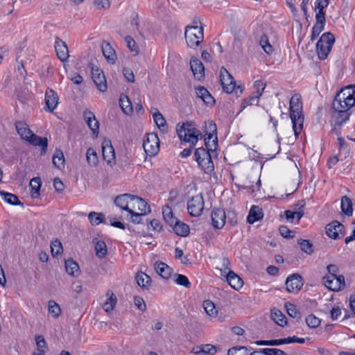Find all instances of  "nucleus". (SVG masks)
<instances>
[{
    "label": "nucleus",
    "mask_w": 355,
    "mask_h": 355,
    "mask_svg": "<svg viewBox=\"0 0 355 355\" xmlns=\"http://www.w3.org/2000/svg\"><path fill=\"white\" fill-rule=\"evenodd\" d=\"M355 104V85H349L337 93L333 102L335 111L349 110Z\"/></svg>",
    "instance_id": "f257e3e1"
},
{
    "label": "nucleus",
    "mask_w": 355,
    "mask_h": 355,
    "mask_svg": "<svg viewBox=\"0 0 355 355\" xmlns=\"http://www.w3.org/2000/svg\"><path fill=\"white\" fill-rule=\"evenodd\" d=\"M302 103L300 101V96L299 94L293 95L290 100L289 109L293 128L296 136L300 133L303 126L304 116L302 114Z\"/></svg>",
    "instance_id": "f03ea898"
},
{
    "label": "nucleus",
    "mask_w": 355,
    "mask_h": 355,
    "mask_svg": "<svg viewBox=\"0 0 355 355\" xmlns=\"http://www.w3.org/2000/svg\"><path fill=\"white\" fill-rule=\"evenodd\" d=\"M176 132L181 141L188 142L191 147H193L198 141L202 138V134L193 125L189 123H178L176 127Z\"/></svg>",
    "instance_id": "7ed1b4c3"
},
{
    "label": "nucleus",
    "mask_w": 355,
    "mask_h": 355,
    "mask_svg": "<svg viewBox=\"0 0 355 355\" xmlns=\"http://www.w3.org/2000/svg\"><path fill=\"white\" fill-rule=\"evenodd\" d=\"M211 223L215 229H222L227 218V223L231 226H234L237 224V218L234 212L228 211L227 214L223 209L214 207L211 214Z\"/></svg>",
    "instance_id": "20e7f679"
},
{
    "label": "nucleus",
    "mask_w": 355,
    "mask_h": 355,
    "mask_svg": "<svg viewBox=\"0 0 355 355\" xmlns=\"http://www.w3.org/2000/svg\"><path fill=\"white\" fill-rule=\"evenodd\" d=\"M184 37L187 46L191 49H196L204 40L203 28L199 26H187Z\"/></svg>",
    "instance_id": "39448f33"
},
{
    "label": "nucleus",
    "mask_w": 355,
    "mask_h": 355,
    "mask_svg": "<svg viewBox=\"0 0 355 355\" xmlns=\"http://www.w3.org/2000/svg\"><path fill=\"white\" fill-rule=\"evenodd\" d=\"M334 42L335 38L331 33L327 32L322 35L316 44V51L320 59L324 60L327 57Z\"/></svg>",
    "instance_id": "423d86ee"
},
{
    "label": "nucleus",
    "mask_w": 355,
    "mask_h": 355,
    "mask_svg": "<svg viewBox=\"0 0 355 355\" xmlns=\"http://www.w3.org/2000/svg\"><path fill=\"white\" fill-rule=\"evenodd\" d=\"M220 81L223 90L227 93H232L234 91L237 96L243 93V87L241 85L236 87L233 76L224 67H222L220 71Z\"/></svg>",
    "instance_id": "0eeeda50"
},
{
    "label": "nucleus",
    "mask_w": 355,
    "mask_h": 355,
    "mask_svg": "<svg viewBox=\"0 0 355 355\" xmlns=\"http://www.w3.org/2000/svg\"><path fill=\"white\" fill-rule=\"evenodd\" d=\"M143 148L149 156L157 154L159 149V139L155 133L148 134L144 139Z\"/></svg>",
    "instance_id": "6e6552de"
},
{
    "label": "nucleus",
    "mask_w": 355,
    "mask_h": 355,
    "mask_svg": "<svg viewBox=\"0 0 355 355\" xmlns=\"http://www.w3.org/2000/svg\"><path fill=\"white\" fill-rule=\"evenodd\" d=\"M204 198L202 194L192 197L187 202V209L189 214L194 217L200 216L204 209Z\"/></svg>",
    "instance_id": "1a4fd4ad"
},
{
    "label": "nucleus",
    "mask_w": 355,
    "mask_h": 355,
    "mask_svg": "<svg viewBox=\"0 0 355 355\" xmlns=\"http://www.w3.org/2000/svg\"><path fill=\"white\" fill-rule=\"evenodd\" d=\"M92 78L101 92H105L107 89V82L102 70L94 65L91 67Z\"/></svg>",
    "instance_id": "9d476101"
},
{
    "label": "nucleus",
    "mask_w": 355,
    "mask_h": 355,
    "mask_svg": "<svg viewBox=\"0 0 355 355\" xmlns=\"http://www.w3.org/2000/svg\"><path fill=\"white\" fill-rule=\"evenodd\" d=\"M327 235L334 239H338L344 236V226L338 220H334L327 224L325 227Z\"/></svg>",
    "instance_id": "9b49d317"
},
{
    "label": "nucleus",
    "mask_w": 355,
    "mask_h": 355,
    "mask_svg": "<svg viewBox=\"0 0 355 355\" xmlns=\"http://www.w3.org/2000/svg\"><path fill=\"white\" fill-rule=\"evenodd\" d=\"M302 277L298 274H293L287 277L286 281V290L289 293H297L302 287Z\"/></svg>",
    "instance_id": "f8f14e48"
},
{
    "label": "nucleus",
    "mask_w": 355,
    "mask_h": 355,
    "mask_svg": "<svg viewBox=\"0 0 355 355\" xmlns=\"http://www.w3.org/2000/svg\"><path fill=\"white\" fill-rule=\"evenodd\" d=\"M130 206L132 210L137 209L143 214H147L150 212V206L141 198L132 195V200H130Z\"/></svg>",
    "instance_id": "ddd939ff"
},
{
    "label": "nucleus",
    "mask_w": 355,
    "mask_h": 355,
    "mask_svg": "<svg viewBox=\"0 0 355 355\" xmlns=\"http://www.w3.org/2000/svg\"><path fill=\"white\" fill-rule=\"evenodd\" d=\"M26 141L33 146H40L41 155H44L46 153L48 139L46 137H39L33 132Z\"/></svg>",
    "instance_id": "4468645a"
},
{
    "label": "nucleus",
    "mask_w": 355,
    "mask_h": 355,
    "mask_svg": "<svg viewBox=\"0 0 355 355\" xmlns=\"http://www.w3.org/2000/svg\"><path fill=\"white\" fill-rule=\"evenodd\" d=\"M46 108L49 112H53L58 104V96L56 93L50 88H48L45 94Z\"/></svg>",
    "instance_id": "2eb2a0df"
},
{
    "label": "nucleus",
    "mask_w": 355,
    "mask_h": 355,
    "mask_svg": "<svg viewBox=\"0 0 355 355\" xmlns=\"http://www.w3.org/2000/svg\"><path fill=\"white\" fill-rule=\"evenodd\" d=\"M101 50L107 62L112 64H114L117 56L115 50L112 47L111 44L106 41H103L101 44Z\"/></svg>",
    "instance_id": "dca6fc26"
},
{
    "label": "nucleus",
    "mask_w": 355,
    "mask_h": 355,
    "mask_svg": "<svg viewBox=\"0 0 355 355\" xmlns=\"http://www.w3.org/2000/svg\"><path fill=\"white\" fill-rule=\"evenodd\" d=\"M102 153L105 161L111 164L115 159V153L110 140H105L102 144Z\"/></svg>",
    "instance_id": "f3484780"
},
{
    "label": "nucleus",
    "mask_w": 355,
    "mask_h": 355,
    "mask_svg": "<svg viewBox=\"0 0 355 355\" xmlns=\"http://www.w3.org/2000/svg\"><path fill=\"white\" fill-rule=\"evenodd\" d=\"M132 195L125 193L118 196L114 200V203L121 209L125 210L128 212L132 210L130 206V200H132Z\"/></svg>",
    "instance_id": "a211bd4d"
},
{
    "label": "nucleus",
    "mask_w": 355,
    "mask_h": 355,
    "mask_svg": "<svg viewBox=\"0 0 355 355\" xmlns=\"http://www.w3.org/2000/svg\"><path fill=\"white\" fill-rule=\"evenodd\" d=\"M190 66L195 78L200 80L204 77V66L198 59L191 58L190 61Z\"/></svg>",
    "instance_id": "6ab92c4d"
},
{
    "label": "nucleus",
    "mask_w": 355,
    "mask_h": 355,
    "mask_svg": "<svg viewBox=\"0 0 355 355\" xmlns=\"http://www.w3.org/2000/svg\"><path fill=\"white\" fill-rule=\"evenodd\" d=\"M84 118L93 133L97 135L98 133L99 123L94 114L92 112L86 110L84 112Z\"/></svg>",
    "instance_id": "aec40b11"
},
{
    "label": "nucleus",
    "mask_w": 355,
    "mask_h": 355,
    "mask_svg": "<svg viewBox=\"0 0 355 355\" xmlns=\"http://www.w3.org/2000/svg\"><path fill=\"white\" fill-rule=\"evenodd\" d=\"M55 49L58 58L64 62L69 58V51L66 43L62 40L56 41L55 43Z\"/></svg>",
    "instance_id": "412c9836"
},
{
    "label": "nucleus",
    "mask_w": 355,
    "mask_h": 355,
    "mask_svg": "<svg viewBox=\"0 0 355 355\" xmlns=\"http://www.w3.org/2000/svg\"><path fill=\"white\" fill-rule=\"evenodd\" d=\"M198 97L200 98L207 105H213L215 101L209 91L204 87H198L196 89Z\"/></svg>",
    "instance_id": "4be33fe9"
},
{
    "label": "nucleus",
    "mask_w": 355,
    "mask_h": 355,
    "mask_svg": "<svg viewBox=\"0 0 355 355\" xmlns=\"http://www.w3.org/2000/svg\"><path fill=\"white\" fill-rule=\"evenodd\" d=\"M156 272L164 279H168L172 273V269L162 261H157L155 263Z\"/></svg>",
    "instance_id": "5701e85b"
},
{
    "label": "nucleus",
    "mask_w": 355,
    "mask_h": 355,
    "mask_svg": "<svg viewBox=\"0 0 355 355\" xmlns=\"http://www.w3.org/2000/svg\"><path fill=\"white\" fill-rule=\"evenodd\" d=\"M226 279L231 287L236 290H238L243 286V280L232 270L227 272Z\"/></svg>",
    "instance_id": "b1692460"
},
{
    "label": "nucleus",
    "mask_w": 355,
    "mask_h": 355,
    "mask_svg": "<svg viewBox=\"0 0 355 355\" xmlns=\"http://www.w3.org/2000/svg\"><path fill=\"white\" fill-rule=\"evenodd\" d=\"M15 128L18 134L24 140H26L28 136L33 133V131L28 128V125L23 121H17L15 123Z\"/></svg>",
    "instance_id": "393cba45"
},
{
    "label": "nucleus",
    "mask_w": 355,
    "mask_h": 355,
    "mask_svg": "<svg viewBox=\"0 0 355 355\" xmlns=\"http://www.w3.org/2000/svg\"><path fill=\"white\" fill-rule=\"evenodd\" d=\"M153 119L158 126L159 129L165 132L167 130V125L163 115L158 111L157 108H154V112H152Z\"/></svg>",
    "instance_id": "a878e982"
},
{
    "label": "nucleus",
    "mask_w": 355,
    "mask_h": 355,
    "mask_svg": "<svg viewBox=\"0 0 355 355\" xmlns=\"http://www.w3.org/2000/svg\"><path fill=\"white\" fill-rule=\"evenodd\" d=\"M175 233L181 236H186L189 234V227L184 223L176 220L172 226Z\"/></svg>",
    "instance_id": "bb28decb"
},
{
    "label": "nucleus",
    "mask_w": 355,
    "mask_h": 355,
    "mask_svg": "<svg viewBox=\"0 0 355 355\" xmlns=\"http://www.w3.org/2000/svg\"><path fill=\"white\" fill-rule=\"evenodd\" d=\"M65 269L69 275L78 277L80 274L78 264L71 259L65 261Z\"/></svg>",
    "instance_id": "cd10ccee"
},
{
    "label": "nucleus",
    "mask_w": 355,
    "mask_h": 355,
    "mask_svg": "<svg viewBox=\"0 0 355 355\" xmlns=\"http://www.w3.org/2000/svg\"><path fill=\"white\" fill-rule=\"evenodd\" d=\"M262 217L263 214L259 207L252 206L247 217V221L250 224H253L254 222L262 218Z\"/></svg>",
    "instance_id": "c85d7f7f"
},
{
    "label": "nucleus",
    "mask_w": 355,
    "mask_h": 355,
    "mask_svg": "<svg viewBox=\"0 0 355 355\" xmlns=\"http://www.w3.org/2000/svg\"><path fill=\"white\" fill-rule=\"evenodd\" d=\"M93 243L95 245L96 256L100 259L104 258L107 252L105 243L103 241L97 239H94Z\"/></svg>",
    "instance_id": "c756f323"
},
{
    "label": "nucleus",
    "mask_w": 355,
    "mask_h": 355,
    "mask_svg": "<svg viewBox=\"0 0 355 355\" xmlns=\"http://www.w3.org/2000/svg\"><path fill=\"white\" fill-rule=\"evenodd\" d=\"M135 278L137 279V284L142 288L147 289L150 284V277L143 272H137Z\"/></svg>",
    "instance_id": "7c9ffc66"
},
{
    "label": "nucleus",
    "mask_w": 355,
    "mask_h": 355,
    "mask_svg": "<svg viewBox=\"0 0 355 355\" xmlns=\"http://www.w3.org/2000/svg\"><path fill=\"white\" fill-rule=\"evenodd\" d=\"M271 318L281 327H284L287 323L286 316L277 309L271 310Z\"/></svg>",
    "instance_id": "2f4dec72"
},
{
    "label": "nucleus",
    "mask_w": 355,
    "mask_h": 355,
    "mask_svg": "<svg viewBox=\"0 0 355 355\" xmlns=\"http://www.w3.org/2000/svg\"><path fill=\"white\" fill-rule=\"evenodd\" d=\"M119 104L125 114L130 115L132 113V105L130 100L128 98L127 96H121L120 97Z\"/></svg>",
    "instance_id": "473e14b6"
},
{
    "label": "nucleus",
    "mask_w": 355,
    "mask_h": 355,
    "mask_svg": "<svg viewBox=\"0 0 355 355\" xmlns=\"http://www.w3.org/2000/svg\"><path fill=\"white\" fill-rule=\"evenodd\" d=\"M341 209H342V211L347 216H349L352 215V213H353L352 202L351 200L346 196L342 197Z\"/></svg>",
    "instance_id": "72a5a7b5"
},
{
    "label": "nucleus",
    "mask_w": 355,
    "mask_h": 355,
    "mask_svg": "<svg viewBox=\"0 0 355 355\" xmlns=\"http://www.w3.org/2000/svg\"><path fill=\"white\" fill-rule=\"evenodd\" d=\"M324 284L327 288L333 291H338L341 290L338 288L339 286L338 284V280L334 279V276L333 275H326L324 278Z\"/></svg>",
    "instance_id": "f704fd0d"
},
{
    "label": "nucleus",
    "mask_w": 355,
    "mask_h": 355,
    "mask_svg": "<svg viewBox=\"0 0 355 355\" xmlns=\"http://www.w3.org/2000/svg\"><path fill=\"white\" fill-rule=\"evenodd\" d=\"M162 214L165 221L168 223L171 226H173L177 218L173 216L172 209L168 205H165L163 207Z\"/></svg>",
    "instance_id": "c9c22d12"
},
{
    "label": "nucleus",
    "mask_w": 355,
    "mask_h": 355,
    "mask_svg": "<svg viewBox=\"0 0 355 355\" xmlns=\"http://www.w3.org/2000/svg\"><path fill=\"white\" fill-rule=\"evenodd\" d=\"M88 219L92 225H98L101 223H105V218L102 213L92 211L88 215Z\"/></svg>",
    "instance_id": "e433bc0d"
},
{
    "label": "nucleus",
    "mask_w": 355,
    "mask_h": 355,
    "mask_svg": "<svg viewBox=\"0 0 355 355\" xmlns=\"http://www.w3.org/2000/svg\"><path fill=\"white\" fill-rule=\"evenodd\" d=\"M29 186L31 189V196L33 198H37L39 195V192L41 187V180L40 178H33L29 184Z\"/></svg>",
    "instance_id": "4c0bfd02"
},
{
    "label": "nucleus",
    "mask_w": 355,
    "mask_h": 355,
    "mask_svg": "<svg viewBox=\"0 0 355 355\" xmlns=\"http://www.w3.org/2000/svg\"><path fill=\"white\" fill-rule=\"evenodd\" d=\"M0 194L3 197L4 200L10 205H21V202L19 200L18 197L15 194L7 193L5 191H0Z\"/></svg>",
    "instance_id": "58836bf2"
},
{
    "label": "nucleus",
    "mask_w": 355,
    "mask_h": 355,
    "mask_svg": "<svg viewBox=\"0 0 355 355\" xmlns=\"http://www.w3.org/2000/svg\"><path fill=\"white\" fill-rule=\"evenodd\" d=\"M266 83L261 80H257L254 82V87L256 89V95L250 96V100H257V103L259 102L260 96L265 89Z\"/></svg>",
    "instance_id": "ea45409f"
},
{
    "label": "nucleus",
    "mask_w": 355,
    "mask_h": 355,
    "mask_svg": "<svg viewBox=\"0 0 355 355\" xmlns=\"http://www.w3.org/2000/svg\"><path fill=\"white\" fill-rule=\"evenodd\" d=\"M87 161L91 166H95L98 164V159L96 151L92 148H89L86 153Z\"/></svg>",
    "instance_id": "a19ab883"
},
{
    "label": "nucleus",
    "mask_w": 355,
    "mask_h": 355,
    "mask_svg": "<svg viewBox=\"0 0 355 355\" xmlns=\"http://www.w3.org/2000/svg\"><path fill=\"white\" fill-rule=\"evenodd\" d=\"M197 162L198 165L202 167V168L205 171V173H209L214 171V166L211 156L202 160L200 159V161Z\"/></svg>",
    "instance_id": "79ce46f5"
},
{
    "label": "nucleus",
    "mask_w": 355,
    "mask_h": 355,
    "mask_svg": "<svg viewBox=\"0 0 355 355\" xmlns=\"http://www.w3.org/2000/svg\"><path fill=\"white\" fill-rule=\"evenodd\" d=\"M297 243L300 245L302 251L308 254H311L313 252V244L306 239H299Z\"/></svg>",
    "instance_id": "37998d69"
},
{
    "label": "nucleus",
    "mask_w": 355,
    "mask_h": 355,
    "mask_svg": "<svg viewBox=\"0 0 355 355\" xmlns=\"http://www.w3.org/2000/svg\"><path fill=\"white\" fill-rule=\"evenodd\" d=\"M259 44L263 50L267 53L270 54L273 51V47L268 41V37L266 35H263L259 40Z\"/></svg>",
    "instance_id": "c03bdc74"
},
{
    "label": "nucleus",
    "mask_w": 355,
    "mask_h": 355,
    "mask_svg": "<svg viewBox=\"0 0 355 355\" xmlns=\"http://www.w3.org/2000/svg\"><path fill=\"white\" fill-rule=\"evenodd\" d=\"M53 163L58 168H61L64 165V157L61 150H56L53 157Z\"/></svg>",
    "instance_id": "a18cd8bd"
},
{
    "label": "nucleus",
    "mask_w": 355,
    "mask_h": 355,
    "mask_svg": "<svg viewBox=\"0 0 355 355\" xmlns=\"http://www.w3.org/2000/svg\"><path fill=\"white\" fill-rule=\"evenodd\" d=\"M203 308L207 313L211 317L216 315L217 311L216 309L214 304L211 300H205L203 302Z\"/></svg>",
    "instance_id": "49530a36"
},
{
    "label": "nucleus",
    "mask_w": 355,
    "mask_h": 355,
    "mask_svg": "<svg viewBox=\"0 0 355 355\" xmlns=\"http://www.w3.org/2000/svg\"><path fill=\"white\" fill-rule=\"evenodd\" d=\"M209 151L210 150H208L207 148L202 147L197 148L194 154L196 162L200 161V159L202 160L207 159L211 156Z\"/></svg>",
    "instance_id": "de8ad7c7"
},
{
    "label": "nucleus",
    "mask_w": 355,
    "mask_h": 355,
    "mask_svg": "<svg viewBox=\"0 0 355 355\" xmlns=\"http://www.w3.org/2000/svg\"><path fill=\"white\" fill-rule=\"evenodd\" d=\"M116 304V297L112 293L110 297L103 304V309L106 312H110L113 310Z\"/></svg>",
    "instance_id": "09e8293b"
},
{
    "label": "nucleus",
    "mask_w": 355,
    "mask_h": 355,
    "mask_svg": "<svg viewBox=\"0 0 355 355\" xmlns=\"http://www.w3.org/2000/svg\"><path fill=\"white\" fill-rule=\"evenodd\" d=\"M200 352L202 354L214 355L216 352V347L211 344H205L200 346Z\"/></svg>",
    "instance_id": "8fccbe9b"
},
{
    "label": "nucleus",
    "mask_w": 355,
    "mask_h": 355,
    "mask_svg": "<svg viewBox=\"0 0 355 355\" xmlns=\"http://www.w3.org/2000/svg\"><path fill=\"white\" fill-rule=\"evenodd\" d=\"M51 248L53 257L60 254L63 250L62 243L58 239L51 243Z\"/></svg>",
    "instance_id": "3c124183"
},
{
    "label": "nucleus",
    "mask_w": 355,
    "mask_h": 355,
    "mask_svg": "<svg viewBox=\"0 0 355 355\" xmlns=\"http://www.w3.org/2000/svg\"><path fill=\"white\" fill-rule=\"evenodd\" d=\"M48 309L49 313L53 314V316L55 318H58L61 313V309L60 308V306L54 301H49Z\"/></svg>",
    "instance_id": "603ef678"
},
{
    "label": "nucleus",
    "mask_w": 355,
    "mask_h": 355,
    "mask_svg": "<svg viewBox=\"0 0 355 355\" xmlns=\"http://www.w3.org/2000/svg\"><path fill=\"white\" fill-rule=\"evenodd\" d=\"M336 112H338V116H336V123H338L339 125H341L343 123L349 119L350 114L348 112V110H345V109Z\"/></svg>",
    "instance_id": "864d4df0"
},
{
    "label": "nucleus",
    "mask_w": 355,
    "mask_h": 355,
    "mask_svg": "<svg viewBox=\"0 0 355 355\" xmlns=\"http://www.w3.org/2000/svg\"><path fill=\"white\" fill-rule=\"evenodd\" d=\"M306 322L309 327L316 328L320 325V320L314 315L310 314L306 318Z\"/></svg>",
    "instance_id": "5fc2aeb1"
},
{
    "label": "nucleus",
    "mask_w": 355,
    "mask_h": 355,
    "mask_svg": "<svg viewBox=\"0 0 355 355\" xmlns=\"http://www.w3.org/2000/svg\"><path fill=\"white\" fill-rule=\"evenodd\" d=\"M286 307L287 313L291 317L296 319L300 318V313L297 310L296 306L294 304L288 303L286 304Z\"/></svg>",
    "instance_id": "6e6d98bb"
},
{
    "label": "nucleus",
    "mask_w": 355,
    "mask_h": 355,
    "mask_svg": "<svg viewBox=\"0 0 355 355\" xmlns=\"http://www.w3.org/2000/svg\"><path fill=\"white\" fill-rule=\"evenodd\" d=\"M213 138V136H207L205 138V145L206 146V148L208 149V150H213L216 148L218 139L217 137L215 136L214 139L211 141V139Z\"/></svg>",
    "instance_id": "4d7b16f0"
},
{
    "label": "nucleus",
    "mask_w": 355,
    "mask_h": 355,
    "mask_svg": "<svg viewBox=\"0 0 355 355\" xmlns=\"http://www.w3.org/2000/svg\"><path fill=\"white\" fill-rule=\"evenodd\" d=\"M248 355V349L245 347H235L230 349L227 352V355Z\"/></svg>",
    "instance_id": "13d9d810"
},
{
    "label": "nucleus",
    "mask_w": 355,
    "mask_h": 355,
    "mask_svg": "<svg viewBox=\"0 0 355 355\" xmlns=\"http://www.w3.org/2000/svg\"><path fill=\"white\" fill-rule=\"evenodd\" d=\"M216 125L213 121L205 123V135L207 136H216Z\"/></svg>",
    "instance_id": "bf43d9fd"
},
{
    "label": "nucleus",
    "mask_w": 355,
    "mask_h": 355,
    "mask_svg": "<svg viewBox=\"0 0 355 355\" xmlns=\"http://www.w3.org/2000/svg\"><path fill=\"white\" fill-rule=\"evenodd\" d=\"M175 277H176V279L175 281L176 284L181 285V286H184L186 288H189L191 286V283L189 281L188 278L185 275H180V274H175Z\"/></svg>",
    "instance_id": "052dcab7"
},
{
    "label": "nucleus",
    "mask_w": 355,
    "mask_h": 355,
    "mask_svg": "<svg viewBox=\"0 0 355 355\" xmlns=\"http://www.w3.org/2000/svg\"><path fill=\"white\" fill-rule=\"evenodd\" d=\"M125 41L126 42L128 48L133 52H135L136 53H138V46L137 45L135 41L133 40V38L130 36H126L125 37Z\"/></svg>",
    "instance_id": "680f3d73"
},
{
    "label": "nucleus",
    "mask_w": 355,
    "mask_h": 355,
    "mask_svg": "<svg viewBox=\"0 0 355 355\" xmlns=\"http://www.w3.org/2000/svg\"><path fill=\"white\" fill-rule=\"evenodd\" d=\"M304 205H305V203L304 202L303 200L301 201L300 203L295 205L296 207L295 208L294 214H295V216L297 218V223L300 221V220L304 215L303 209H304Z\"/></svg>",
    "instance_id": "e2e57ef3"
},
{
    "label": "nucleus",
    "mask_w": 355,
    "mask_h": 355,
    "mask_svg": "<svg viewBox=\"0 0 355 355\" xmlns=\"http://www.w3.org/2000/svg\"><path fill=\"white\" fill-rule=\"evenodd\" d=\"M35 341L37 344V352H44V348L46 347V343L44 338L41 335H37L35 336Z\"/></svg>",
    "instance_id": "0e129e2a"
},
{
    "label": "nucleus",
    "mask_w": 355,
    "mask_h": 355,
    "mask_svg": "<svg viewBox=\"0 0 355 355\" xmlns=\"http://www.w3.org/2000/svg\"><path fill=\"white\" fill-rule=\"evenodd\" d=\"M324 26L314 24V26L312 28V32L311 35V40L312 41L316 40V38L319 36L320 33L324 30Z\"/></svg>",
    "instance_id": "69168bd1"
},
{
    "label": "nucleus",
    "mask_w": 355,
    "mask_h": 355,
    "mask_svg": "<svg viewBox=\"0 0 355 355\" xmlns=\"http://www.w3.org/2000/svg\"><path fill=\"white\" fill-rule=\"evenodd\" d=\"M316 22L315 24L324 26L325 24V12L324 10H317L315 15Z\"/></svg>",
    "instance_id": "338daca9"
},
{
    "label": "nucleus",
    "mask_w": 355,
    "mask_h": 355,
    "mask_svg": "<svg viewBox=\"0 0 355 355\" xmlns=\"http://www.w3.org/2000/svg\"><path fill=\"white\" fill-rule=\"evenodd\" d=\"M263 352L267 355H287L284 351L275 348H265Z\"/></svg>",
    "instance_id": "774afa93"
}]
</instances>
